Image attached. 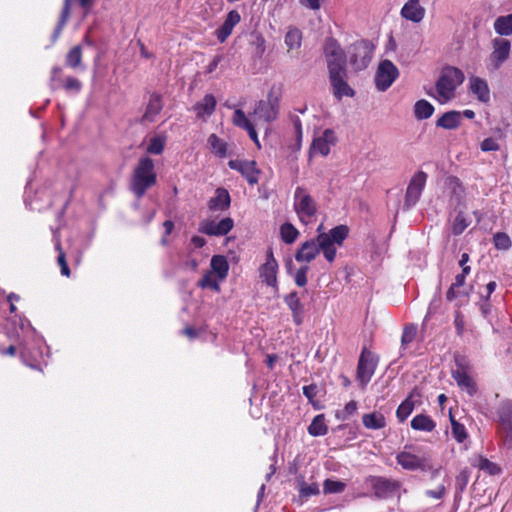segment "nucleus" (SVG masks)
<instances>
[{"mask_svg":"<svg viewBox=\"0 0 512 512\" xmlns=\"http://www.w3.org/2000/svg\"><path fill=\"white\" fill-rule=\"evenodd\" d=\"M348 234L349 229L345 225L336 226L328 233H320L315 240L306 241L300 246L295 259L297 262L309 263L322 251L325 259L333 262L337 248L342 246Z\"/></svg>","mask_w":512,"mask_h":512,"instance_id":"1","label":"nucleus"},{"mask_svg":"<svg viewBox=\"0 0 512 512\" xmlns=\"http://www.w3.org/2000/svg\"><path fill=\"white\" fill-rule=\"evenodd\" d=\"M464 80L465 75L462 70L454 66H446L436 81L434 93L428 92V95L440 103H446L455 97L456 89Z\"/></svg>","mask_w":512,"mask_h":512,"instance_id":"2","label":"nucleus"},{"mask_svg":"<svg viewBox=\"0 0 512 512\" xmlns=\"http://www.w3.org/2000/svg\"><path fill=\"white\" fill-rule=\"evenodd\" d=\"M157 181V175L154 170L153 160L149 157L139 159L134 168L131 179V190L138 197H142L145 192L154 186Z\"/></svg>","mask_w":512,"mask_h":512,"instance_id":"3","label":"nucleus"},{"mask_svg":"<svg viewBox=\"0 0 512 512\" xmlns=\"http://www.w3.org/2000/svg\"><path fill=\"white\" fill-rule=\"evenodd\" d=\"M293 206L301 223L307 225L315 220L317 204L306 188H296Z\"/></svg>","mask_w":512,"mask_h":512,"instance_id":"4","label":"nucleus"},{"mask_svg":"<svg viewBox=\"0 0 512 512\" xmlns=\"http://www.w3.org/2000/svg\"><path fill=\"white\" fill-rule=\"evenodd\" d=\"M278 99L269 93L267 99L260 100L252 113L253 122L256 125L269 123L274 120L278 113Z\"/></svg>","mask_w":512,"mask_h":512,"instance_id":"5","label":"nucleus"},{"mask_svg":"<svg viewBox=\"0 0 512 512\" xmlns=\"http://www.w3.org/2000/svg\"><path fill=\"white\" fill-rule=\"evenodd\" d=\"M350 63L356 70L365 69L373 55V45L366 40L358 41L349 48Z\"/></svg>","mask_w":512,"mask_h":512,"instance_id":"6","label":"nucleus"},{"mask_svg":"<svg viewBox=\"0 0 512 512\" xmlns=\"http://www.w3.org/2000/svg\"><path fill=\"white\" fill-rule=\"evenodd\" d=\"M337 140L334 130H316L310 147V156H327Z\"/></svg>","mask_w":512,"mask_h":512,"instance_id":"7","label":"nucleus"},{"mask_svg":"<svg viewBox=\"0 0 512 512\" xmlns=\"http://www.w3.org/2000/svg\"><path fill=\"white\" fill-rule=\"evenodd\" d=\"M329 72V81L332 86L333 95L337 99H342L343 97H353L354 90L349 86L347 82V69H338L336 67H332Z\"/></svg>","mask_w":512,"mask_h":512,"instance_id":"8","label":"nucleus"},{"mask_svg":"<svg viewBox=\"0 0 512 512\" xmlns=\"http://www.w3.org/2000/svg\"><path fill=\"white\" fill-rule=\"evenodd\" d=\"M323 50L328 71H331L332 67H336L338 69L346 68L345 53L336 40L333 38L326 39Z\"/></svg>","mask_w":512,"mask_h":512,"instance_id":"9","label":"nucleus"},{"mask_svg":"<svg viewBox=\"0 0 512 512\" xmlns=\"http://www.w3.org/2000/svg\"><path fill=\"white\" fill-rule=\"evenodd\" d=\"M397 67L390 61H382L375 75V84L379 91L387 90L398 77Z\"/></svg>","mask_w":512,"mask_h":512,"instance_id":"10","label":"nucleus"},{"mask_svg":"<svg viewBox=\"0 0 512 512\" xmlns=\"http://www.w3.org/2000/svg\"><path fill=\"white\" fill-rule=\"evenodd\" d=\"M426 181L427 174L423 171H418L412 176L405 196V203L407 206H413L418 202L426 185Z\"/></svg>","mask_w":512,"mask_h":512,"instance_id":"11","label":"nucleus"},{"mask_svg":"<svg viewBox=\"0 0 512 512\" xmlns=\"http://www.w3.org/2000/svg\"><path fill=\"white\" fill-rule=\"evenodd\" d=\"M234 226L231 218H223L219 222L203 220L199 225V232L209 236H223L229 233Z\"/></svg>","mask_w":512,"mask_h":512,"instance_id":"12","label":"nucleus"},{"mask_svg":"<svg viewBox=\"0 0 512 512\" xmlns=\"http://www.w3.org/2000/svg\"><path fill=\"white\" fill-rule=\"evenodd\" d=\"M278 268L279 266L274 258L273 252L269 249L266 255V261L259 268V275L260 278L270 287H277Z\"/></svg>","mask_w":512,"mask_h":512,"instance_id":"13","label":"nucleus"},{"mask_svg":"<svg viewBox=\"0 0 512 512\" xmlns=\"http://www.w3.org/2000/svg\"><path fill=\"white\" fill-rule=\"evenodd\" d=\"M229 167L238 171L250 183L256 184L259 180L260 170L256 168V162L251 160H230Z\"/></svg>","mask_w":512,"mask_h":512,"instance_id":"14","label":"nucleus"},{"mask_svg":"<svg viewBox=\"0 0 512 512\" xmlns=\"http://www.w3.org/2000/svg\"><path fill=\"white\" fill-rule=\"evenodd\" d=\"M370 483L377 498L390 497L401 487L399 481L384 477H371Z\"/></svg>","mask_w":512,"mask_h":512,"instance_id":"15","label":"nucleus"},{"mask_svg":"<svg viewBox=\"0 0 512 512\" xmlns=\"http://www.w3.org/2000/svg\"><path fill=\"white\" fill-rule=\"evenodd\" d=\"M510 48V42L506 39L493 40V51L490 55V65L493 70H497L508 59Z\"/></svg>","mask_w":512,"mask_h":512,"instance_id":"16","label":"nucleus"},{"mask_svg":"<svg viewBox=\"0 0 512 512\" xmlns=\"http://www.w3.org/2000/svg\"><path fill=\"white\" fill-rule=\"evenodd\" d=\"M376 363L370 352L363 350L357 366V379L366 385L374 374Z\"/></svg>","mask_w":512,"mask_h":512,"instance_id":"17","label":"nucleus"},{"mask_svg":"<svg viewBox=\"0 0 512 512\" xmlns=\"http://www.w3.org/2000/svg\"><path fill=\"white\" fill-rule=\"evenodd\" d=\"M401 16L413 23L421 22L426 14V9L421 5L420 0H408L400 11Z\"/></svg>","mask_w":512,"mask_h":512,"instance_id":"18","label":"nucleus"},{"mask_svg":"<svg viewBox=\"0 0 512 512\" xmlns=\"http://www.w3.org/2000/svg\"><path fill=\"white\" fill-rule=\"evenodd\" d=\"M421 394L418 389H413L408 397L398 406L396 416L400 422H404L415 408V405L419 402Z\"/></svg>","mask_w":512,"mask_h":512,"instance_id":"19","label":"nucleus"},{"mask_svg":"<svg viewBox=\"0 0 512 512\" xmlns=\"http://www.w3.org/2000/svg\"><path fill=\"white\" fill-rule=\"evenodd\" d=\"M446 186L449 190L450 202L460 205L465 200V187L462 181L456 176H449L446 179Z\"/></svg>","mask_w":512,"mask_h":512,"instance_id":"20","label":"nucleus"},{"mask_svg":"<svg viewBox=\"0 0 512 512\" xmlns=\"http://www.w3.org/2000/svg\"><path fill=\"white\" fill-rule=\"evenodd\" d=\"M241 16L236 10H231L224 23L216 30L217 39L223 43L231 35L233 28L240 22Z\"/></svg>","mask_w":512,"mask_h":512,"instance_id":"21","label":"nucleus"},{"mask_svg":"<svg viewBox=\"0 0 512 512\" xmlns=\"http://www.w3.org/2000/svg\"><path fill=\"white\" fill-rule=\"evenodd\" d=\"M469 90L473 93L477 99L481 102H488L490 100V90L486 80L471 76L469 78Z\"/></svg>","mask_w":512,"mask_h":512,"instance_id":"22","label":"nucleus"},{"mask_svg":"<svg viewBox=\"0 0 512 512\" xmlns=\"http://www.w3.org/2000/svg\"><path fill=\"white\" fill-rule=\"evenodd\" d=\"M397 463L405 470H417L425 468V460L415 454L402 451L396 456Z\"/></svg>","mask_w":512,"mask_h":512,"instance_id":"23","label":"nucleus"},{"mask_svg":"<svg viewBox=\"0 0 512 512\" xmlns=\"http://www.w3.org/2000/svg\"><path fill=\"white\" fill-rule=\"evenodd\" d=\"M453 378L457 384L465 389L470 395L476 392V384L472 377L468 374L465 367L459 365L458 368L453 372Z\"/></svg>","mask_w":512,"mask_h":512,"instance_id":"24","label":"nucleus"},{"mask_svg":"<svg viewBox=\"0 0 512 512\" xmlns=\"http://www.w3.org/2000/svg\"><path fill=\"white\" fill-rule=\"evenodd\" d=\"M163 107L162 97L159 94H152L146 107L145 114L143 116V124L152 122L154 118L160 113Z\"/></svg>","mask_w":512,"mask_h":512,"instance_id":"25","label":"nucleus"},{"mask_svg":"<svg viewBox=\"0 0 512 512\" xmlns=\"http://www.w3.org/2000/svg\"><path fill=\"white\" fill-rule=\"evenodd\" d=\"M215 107V97L212 94H206L204 98L195 105L194 110L198 118H205L214 112Z\"/></svg>","mask_w":512,"mask_h":512,"instance_id":"26","label":"nucleus"},{"mask_svg":"<svg viewBox=\"0 0 512 512\" xmlns=\"http://www.w3.org/2000/svg\"><path fill=\"white\" fill-rule=\"evenodd\" d=\"M166 145V137L162 135H152L142 142L145 150L149 154L159 155L163 152Z\"/></svg>","mask_w":512,"mask_h":512,"instance_id":"27","label":"nucleus"},{"mask_svg":"<svg viewBox=\"0 0 512 512\" xmlns=\"http://www.w3.org/2000/svg\"><path fill=\"white\" fill-rule=\"evenodd\" d=\"M285 303L292 312L294 322L299 325L302 323L303 305L296 292H291L285 297Z\"/></svg>","mask_w":512,"mask_h":512,"instance_id":"28","label":"nucleus"},{"mask_svg":"<svg viewBox=\"0 0 512 512\" xmlns=\"http://www.w3.org/2000/svg\"><path fill=\"white\" fill-rule=\"evenodd\" d=\"M208 206L211 210H224L230 206V195L227 190L218 188L215 196L208 202Z\"/></svg>","mask_w":512,"mask_h":512,"instance_id":"29","label":"nucleus"},{"mask_svg":"<svg viewBox=\"0 0 512 512\" xmlns=\"http://www.w3.org/2000/svg\"><path fill=\"white\" fill-rule=\"evenodd\" d=\"M210 270L217 274L219 279L225 280L229 273V263L226 257L214 255L210 261Z\"/></svg>","mask_w":512,"mask_h":512,"instance_id":"30","label":"nucleus"},{"mask_svg":"<svg viewBox=\"0 0 512 512\" xmlns=\"http://www.w3.org/2000/svg\"><path fill=\"white\" fill-rule=\"evenodd\" d=\"M460 125H462V114L458 111L446 112L436 123L437 128H456Z\"/></svg>","mask_w":512,"mask_h":512,"instance_id":"31","label":"nucleus"},{"mask_svg":"<svg viewBox=\"0 0 512 512\" xmlns=\"http://www.w3.org/2000/svg\"><path fill=\"white\" fill-rule=\"evenodd\" d=\"M223 281V279L218 278L217 274H215L211 270H207L199 280L198 285L202 289L209 288L215 292H220V283Z\"/></svg>","mask_w":512,"mask_h":512,"instance_id":"32","label":"nucleus"},{"mask_svg":"<svg viewBox=\"0 0 512 512\" xmlns=\"http://www.w3.org/2000/svg\"><path fill=\"white\" fill-rule=\"evenodd\" d=\"M362 422L367 429L377 430L386 426V419L384 415L379 412L364 414Z\"/></svg>","mask_w":512,"mask_h":512,"instance_id":"33","label":"nucleus"},{"mask_svg":"<svg viewBox=\"0 0 512 512\" xmlns=\"http://www.w3.org/2000/svg\"><path fill=\"white\" fill-rule=\"evenodd\" d=\"M302 32L296 27H289L285 35V45L288 48V52L293 50H299L302 45Z\"/></svg>","mask_w":512,"mask_h":512,"instance_id":"34","label":"nucleus"},{"mask_svg":"<svg viewBox=\"0 0 512 512\" xmlns=\"http://www.w3.org/2000/svg\"><path fill=\"white\" fill-rule=\"evenodd\" d=\"M414 430L431 432L435 429L436 423L427 415L418 414L411 421Z\"/></svg>","mask_w":512,"mask_h":512,"instance_id":"35","label":"nucleus"},{"mask_svg":"<svg viewBox=\"0 0 512 512\" xmlns=\"http://www.w3.org/2000/svg\"><path fill=\"white\" fill-rule=\"evenodd\" d=\"M494 29L499 35L512 34V14L498 17L494 22Z\"/></svg>","mask_w":512,"mask_h":512,"instance_id":"36","label":"nucleus"},{"mask_svg":"<svg viewBox=\"0 0 512 512\" xmlns=\"http://www.w3.org/2000/svg\"><path fill=\"white\" fill-rule=\"evenodd\" d=\"M232 123L239 128H254L252 114L247 117L243 110L235 109L232 115Z\"/></svg>","mask_w":512,"mask_h":512,"instance_id":"37","label":"nucleus"},{"mask_svg":"<svg viewBox=\"0 0 512 512\" xmlns=\"http://www.w3.org/2000/svg\"><path fill=\"white\" fill-rule=\"evenodd\" d=\"M434 112L433 105L427 100L421 99L414 105V115L417 119H427Z\"/></svg>","mask_w":512,"mask_h":512,"instance_id":"38","label":"nucleus"},{"mask_svg":"<svg viewBox=\"0 0 512 512\" xmlns=\"http://www.w3.org/2000/svg\"><path fill=\"white\" fill-rule=\"evenodd\" d=\"M308 432L312 436H323L328 432L324 415H317L308 427Z\"/></svg>","mask_w":512,"mask_h":512,"instance_id":"39","label":"nucleus"},{"mask_svg":"<svg viewBox=\"0 0 512 512\" xmlns=\"http://www.w3.org/2000/svg\"><path fill=\"white\" fill-rule=\"evenodd\" d=\"M208 143L213 153L216 154L217 156L224 158L228 155L227 143L224 140L218 138L215 134H212L209 137Z\"/></svg>","mask_w":512,"mask_h":512,"instance_id":"40","label":"nucleus"},{"mask_svg":"<svg viewBox=\"0 0 512 512\" xmlns=\"http://www.w3.org/2000/svg\"><path fill=\"white\" fill-rule=\"evenodd\" d=\"M71 2H72V0H64V6H63V9L61 12L60 19H59L58 24L53 32V40L54 41L56 39H58V37L60 36V34L70 16Z\"/></svg>","mask_w":512,"mask_h":512,"instance_id":"41","label":"nucleus"},{"mask_svg":"<svg viewBox=\"0 0 512 512\" xmlns=\"http://www.w3.org/2000/svg\"><path fill=\"white\" fill-rule=\"evenodd\" d=\"M280 235L283 242L292 244L298 238L299 231L291 223H284L280 227Z\"/></svg>","mask_w":512,"mask_h":512,"instance_id":"42","label":"nucleus"},{"mask_svg":"<svg viewBox=\"0 0 512 512\" xmlns=\"http://www.w3.org/2000/svg\"><path fill=\"white\" fill-rule=\"evenodd\" d=\"M470 225V220L462 213H458L454 218L451 231L454 235H460Z\"/></svg>","mask_w":512,"mask_h":512,"instance_id":"43","label":"nucleus"},{"mask_svg":"<svg viewBox=\"0 0 512 512\" xmlns=\"http://www.w3.org/2000/svg\"><path fill=\"white\" fill-rule=\"evenodd\" d=\"M82 59V50L79 45L74 46L66 55V65L76 68L80 66Z\"/></svg>","mask_w":512,"mask_h":512,"instance_id":"44","label":"nucleus"},{"mask_svg":"<svg viewBox=\"0 0 512 512\" xmlns=\"http://www.w3.org/2000/svg\"><path fill=\"white\" fill-rule=\"evenodd\" d=\"M476 466L490 475H495L500 472V468L497 464L491 462L489 459L479 456Z\"/></svg>","mask_w":512,"mask_h":512,"instance_id":"45","label":"nucleus"},{"mask_svg":"<svg viewBox=\"0 0 512 512\" xmlns=\"http://www.w3.org/2000/svg\"><path fill=\"white\" fill-rule=\"evenodd\" d=\"M346 484L338 480L327 479L324 481L323 490L325 494L341 493L345 490Z\"/></svg>","mask_w":512,"mask_h":512,"instance_id":"46","label":"nucleus"},{"mask_svg":"<svg viewBox=\"0 0 512 512\" xmlns=\"http://www.w3.org/2000/svg\"><path fill=\"white\" fill-rule=\"evenodd\" d=\"M451 427L453 437L457 442L462 443L467 439L468 434L466 432L465 426L457 422L453 417H451Z\"/></svg>","mask_w":512,"mask_h":512,"instance_id":"47","label":"nucleus"},{"mask_svg":"<svg viewBox=\"0 0 512 512\" xmlns=\"http://www.w3.org/2000/svg\"><path fill=\"white\" fill-rule=\"evenodd\" d=\"M319 494V486L316 483L307 484L304 481L299 483V496L307 498Z\"/></svg>","mask_w":512,"mask_h":512,"instance_id":"48","label":"nucleus"},{"mask_svg":"<svg viewBox=\"0 0 512 512\" xmlns=\"http://www.w3.org/2000/svg\"><path fill=\"white\" fill-rule=\"evenodd\" d=\"M494 245L497 249L507 250L511 247L510 237L503 232H498L493 237Z\"/></svg>","mask_w":512,"mask_h":512,"instance_id":"49","label":"nucleus"},{"mask_svg":"<svg viewBox=\"0 0 512 512\" xmlns=\"http://www.w3.org/2000/svg\"><path fill=\"white\" fill-rule=\"evenodd\" d=\"M417 336V327L414 325H408L404 328L401 337L402 346H406L413 342Z\"/></svg>","mask_w":512,"mask_h":512,"instance_id":"50","label":"nucleus"},{"mask_svg":"<svg viewBox=\"0 0 512 512\" xmlns=\"http://www.w3.org/2000/svg\"><path fill=\"white\" fill-rule=\"evenodd\" d=\"M56 250L58 251V258H57V262L61 268V273L62 275L66 276V277H69L70 276V269L68 267V264H67V261H66V256H65V253L63 251V249L61 248V245L60 243H57L56 245Z\"/></svg>","mask_w":512,"mask_h":512,"instance_id":"51","label":"nucleus"},{"mask_svg":"<svg viewBox=\"0 0 512 512\" xmlns=\"http://www.w3.org/2000/svg\"><path fill=\"white\" fill-rule=\"evenodd\" d=\"M308 269V266H302L296 271L294 280L299 287H303L307 284Z\"/></svg>","mask_w":512,"mask_h":512,"instance_id":"52","label":"nucleus"},{"mask_svg":"<svg viewBox=\"0 0 512 512\" xmlns=\"http://www.w3.org/2000/svg\"><path fill=\"white\" fill-rule=\"evenodd\" d=\"M265 43L266 41L261 34L254 35L252 44L255 47V52L258 56H262L264 54L266 49Z\"/></svg>","mask_w":512,"mask_h":512,"instance_id":"53","label":"nucleus"},{"mask_svg":"<svg viewBox=\"0 0 512 512\" xmlns=\"http://www.w3.org/2000/svg\"><path fill=\"white\" fill-rule=\"evenodd\" d=\"M482 151H496L499 149V144L495 138H486L481 143Z\"/></svg>","mask_w":512,"mask_h":512,"instance_id":"54","label":"nucleus"},{"mask_svg":"<svg viewBox=\"0 0 512 512\" xmlns=\"http://www.w3.org/2000/svg\"><path fill=\"white\" fill-rule=\"evenodd\" d=\"M81 87H82V84L77 78L68 77L65 81V88L68 91L78 92V91H80Z\"/></svg>","mask_w":512,"mask_h":512,"instance_id":"55","label":"nucleus"},{"mask_svg":"<svg viewBox=\"0 0 512 512\" xmlns=\"http://www.w3.org/2000/svg\"><path fill=\"white\" fill-rule=\"evenodd\" d=\"M356 410H357V403L353 400L348 402L344 407V411H343L344 415L342 418L345 419V418L353 415L356 412Z\"/></svg>","mask_w":512,"mask_h":512,"instance_id":"56","label":"nucleus"},{"mask_svg":"<svg viewBox=\"0 0 512 512\" xmlns=\"http://www.w3.org/2000/svg\"><path fill=\"white\" fill-rule=\"evenodd\" d=\"M426 494L429 497L441 499L445 494V487L443 485H440L435 490H428Z\"/></svg>","mask_w":512,"mask_h":512,"instance_id":"57","label":"nucleus"},{"mask_svg":"<svg viewBox=\"0 0 512 512\" xmlns=\"http://www.w3.org/2000/svg\"><path fill=\"white\" fill-rule=\"evenodd\" d=\"M300 3L313 10H317L320 8L321 0H300Z\"/></svg>","mask_w":512,"mask_h":512,"instance_id":"58","label":"nucleus"},{"mask_svg":"<svg viewBox=\"0 0 512 512\" xmlns=\"http://www.w3.org/2000/svg\"><path fill=\"white\" fill-rule=\"evenodd\" d=\"M191 243L195 248H202L206 244V241L203 237L193 236L191 238Z\"/></svg>","mask_w":512,"mask_h":512,"instance_id":"59","label":"nucleus"},{"mask_svg":"<svg viewBox=\"0 0 512 512\" xmlns=\"http://www.w3.org/2000/svg\"><path fill=\"white\" fill-rule=\"evenodd\" d=\"M469 473L467 470H462L457 476V482L465 486L468 482Z\"/></svg>","mask_w":512,"mask_h":512,"instance_id":"60","label":"nucleus"},{"mask_svg":"<svg viewBox=\"0 0 512 512\" xmlns=\"http://www.w3.org/2000/svg\"><path fill=\"white\" fill-rule=\"evenodd\" d=\"M220 60H221L220 56H216L212 60V62L208 65L207 72L212 73L217 68L218 64L220 63Z\"/></svg>","mask_w":512,"mask_h":512,"instance_id":"61","label":"nucleus"},{"mask_svg":"<svg viewBox=\"0 0 512 512\" xmlns=\"http://www.w3.org/2000/svg\"><path fill=\"white\" fill-rule=\"evenodd\" d=\"M183 333L191 339L197 337L198 335L197 331L191 326L185 327Z\"/></svg>","mask_w":512,"mask_h":512,"instance_id":"62","label":"nucleus"},{"mask_svg":"<svg viewBox=\"0 0 512 512\" xmlns=\"http://www.w3.org/2000/svg\"><path fill=\"white\" fill-rule=\"evenodd\" d=\"M315 389V386H305L303 387V393L307 398L311 399L315 395Z\"/></svg>","mask_w":512,"mask_h":512,"instance_id":"63","label":"nucleus"},{"mask_svg":"<svg viewBox=\"0 0 512 512\" xmlns=\"http://www.w3.org/2000/svg\"><path fill=\"white\" fill-rule=\"evenodd\" d=\"M466 277H467L466 275L461 274V273L456 275L455 282L453 283L454 286L462 287L465 284Z\"/></svg>","mask_w":512,"mask_h":512,"instance_id":"64","label":"nucleus"}]
</instances>
